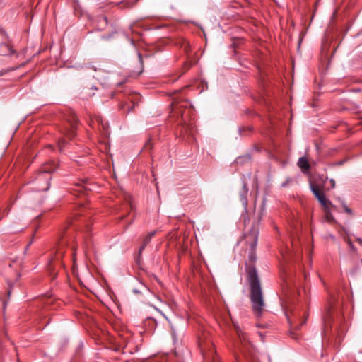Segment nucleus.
Masks as SVG:
<instances>
[{"label": "nucleus", "instance_id": "f257e3e1", "mask_svg": "<svg viewBox=\"0 0 362 362\" xmlns=\"http://www.w3.org/2000/svg\"><path fill=\"white\" fill-rule=\"evenodd\" d=\"M247 279L250 287V300L252 304V310L259 317L262 315L264 303L260 281L255 267L249 268Z\"/></svg>", "mask_w": 362, "mask_h": 362}, {"label": "nucleus", "instance_id": "f03ea898", "mask_svg": "<svg viewBox=\"0 0 362 362\" xmlns=\"http://www.w3.org/2000/svg\"><path fill=\"white\" fill-rule=\"evenodd\" d=\"M310 188L315 198L320 203L325 213V219L327 222H332L334 221V217L331 213V208L334 207L332 202L327 199L324 192L323 185L315 184L312 182H310Z\"/></svg>", "mask_w": 362, "mask_h": 362}, {"label": "nucleus", "instance_id": "7ed1b4c3", "mask_svg": "<svg viewBox=\"0 0 362 362\" xmlns=\"http://www.w3.org/2000/svg\"><path fill=\"white\" fill-rule=\"evenodd\" d=\"M173 110L180 113L182 120V128L185 131V134H193L194 131V125L192 122H187V115L192 112V110L188 107V103L184 102L183 104L178 105L173 103Z\"/></svg>", "mask_w": 362, "mask_h": 362}, {"label": "nucleus", "instance_id": "20e7f679", "mask_svg": "<svg viewBox=\"0 0 362 362\" xmlns=\"http://www.w3.org/2000/svg\"><path fill=\"white\" fill-rule=\"evenodd\" d=\"M65 120L69 127L64 126L62 129V132L64 136L68 137L69 139H72L76 135V130L78 124V119L74 112L69 111L65 115Z\"/></svg>", "mask_w": 362, "mask_h": 362}, {"label": "nucleus", "instance_id": "39448f33", "mask_svg": "<svg viewBox=\"0 0 362 362\" xmlns=\"http://www.w3.org/2000/svg\"><path fill=\"white\" fill-rule=\"evenodd\" d=\"M141 95L138 93L131 94L127 100L122 101L119 105L120 110L123 111L124 113L127 114L133 111L134 108L139 105L141 101Z\"/></svg>", "mask_w": 362, "mask_h": 362}, {"label": "nucleus", "instance_id": "423d86ee", "mask_svg": "<svg viewBox=\"0 0 362 362\" xmlns=\"http://www.w3.org/2000/svg\"><path fill=\"white\" fill-rule=\"evenodd\" d=\"M89 125L92 128H98L104 136L106 137L108 136L109 124L101 116L95 115L91 118Z\"/></svg>", "mask_w": 362, "mask_h": 362}, {"label": "nucleus", "instance_id": "0eeeda50", "mask_svg": "<svg viewBox=\"0 0 362 362\" xmlns=\"http://www.w3.org/2000/svg\"><path fill=\"white\" fill-rule=\"evenodd\" d=\"M64 241L60 240L57 243V249L54 255L49 259L48 269L49 270L52 271L54 269V267L56 264H58L59 265L62 264V259L64 254V250H63L64 247Z\"/></svg>", "mask_w": 362, "mask_h": 362}, {"label": "nucleus", "instance_id": "6e6552de", "mask_svg": "<svg viewBox=\"0 0 362 362\" xmlns=\"http://www.w3.org/2000/svg\"><path fill=\"white\" fill-rule=\"evenodd\" d=\"M54 170V168H49L47 165H45L42 168L41 173L38 175L37 180L42 181L45 180V186L42 187L38 188V191H47L49 189L50 186V179L51 177L49 173Z\"/></svg>", "mask_w": 362, "mask_h": 362}, {"label": "nucleus", "instance_id": "1a4fd4ad", "mask_svg": "<svg viewBox=\"0 0 362 362\" xmlns=\"http://www.w3.org/2000/svg\"><path fill=\"white\" fill-rule=\"evenodd\" d=\"M297 165L301 170V171L305 174L308 173V172L310 169V165L309 163L308 159L305 156L299 158V159L297 162Z\"/></svg>", "mask_w": 362, "mask_h": 362}, {"label": "nucleus", "instance_id": "9d476101", "mask_svg": "<svg viewBox=\"0 0 362 362\" xmlns=\"http://www.w3.org/2000/svg\"><path fill=\"white\" fill-rule=\"evenodd\" d=\"M251 236L252 238V243L250 244V248H251V253L250 254V259L252 261L255 260V256L253 254V252L255 250L257 244V239H258V233L256 230H253V232L251 233Z\"/></svg>", "mask_w": 362, "mask_h": 362}, {"label": "nucleus", "instance_id": "9b49d317", "mask_svg": "<svg viewBox=\"0 0 362 362\" xmlns=\"http://www.w3.org/2000/svg\"><path fill=\"white\" fill-rule=\"evenodd\" d=\"M157 233V230H153L148 233L143 239L142 245L139 249V253H141L144 248L146 247V245L151 242L153 237L156 235Z\"/></svg>", "mask_w": 362, "mask_h": 362}, {"label": "nucleus", "instance_id": "f8f14e48", "mask_svg": "<svg viewBox=\"0 0 362 362\" xmlns=\"http://www.w3.org/2000/svg\"><path fill=\"white\" fill-rule=\"evenodd\" d=\"M235 328L239 339L242 341H247L248 338L247 334L245 332H243L239 327L235 326Z\"/></svg>", "mask_w": 362, "mask_h": 362}, {"label": "nucleus", "instance_id": "ddd939ff", "mask_svg": "<svg viewBox=\"0 0 362 362\" xmlns=\"http://www.w3.org/2000/svg\"><path fill=\"white\" fill-rule=\"evenodd\" d=\"M179 43L180 45V47L183 49L185 52L187 53L190 51L189 42L186 40L182 39L180 40Z\"/></svg>", "mask_w": 362, "mask_h": 362}, {"label": "nucleus", "instance_id": "4468645a", "mask_svg": "<svg viewBox=\"0 0 362 362\" xmlns=\"http://www.w3.org/2000/svg\"><path fill=\"white\" fill-rule=\"evenodd\" d=\"M1 46H4L6 48L7 51L6 52H1L0 54L1 55H6V54H13L15 53V51L14 49H13V47L9 45L8 44H1Z\"/></svg>", "mask_w": 362, "mask_h": 362}, {"label": "nucleus", "instance_id": "2eb2a0df", "mask_svg": "<svg viewBox=\"0 0 362 362\" xmlns=\"http://www.w3.org/2000/svg\"><path fill=\"white\" fill-rule=\"evenodd\" d=\"M76 189H75L76 191L78 192L79 193H84V194H86L87 192V189L86 187H83L80 185H77L76 186Z\"/></svg>", "mask_w": 362, "mask_h": 362}, {"label": "nucleus", "instance_id": "dca6fc26", "mask_svg": "<svg viewBox=\"0 0 362 362\" xmlns=\"http://www.w3.org/2000/svg\"><path fill=\"white\" fill-rule=\"evenodd\" d=\"M343 208L346 213H347L349 215H352V210L348 207L345 204H343Z\"/></svg>", "mask_w": 362, "mask_h": 362}, {"label": "nucleus", "instance_id": "f3484780", "mask_svg": "<svg viewBox=\"0 0 362 362\" xmlns=\"http://www.w3.org/2000/svg\"><path fill=\"white\" fill-rule=\"evenodd\" d=\"M144 148L146 149H151L152 148V144L151 141V139H149L145 144Z\"/></svg>", "mask_w": 362, "mask_h": 362}, {"label": "nucleus", "instance_id": "a211bd4d", "mask_svg": "<svg viewBox=\"0 0 362 362\" xmlns=\"http://www.w3.org/2000/svg\"><path fill=\"white\" fill-rule=\"evenodd\" d=\"M64 139H60L59 141V146L60 150L62 149V148L64 146Z\"/></svg>", "mask_w": 362, "mask_h": 362}, {"label": "nucleus", "instance_id": "6ab92c4d", "mask_svg": "<svg viewBox=\"0 0 362 362\" xmlns=\"http://www.w3.org/2000/svg\"><path fill=\"white\" fill-rule=\"evenodd\" d=\"M348 245H349L350 248L353 250V251H355L356 250V248L354 247V245H353L352 242L349 240H348L347 242Z\"/></svg>", "mask_w": 362, "mask_h": 362}, {"label": "nucleus", "instance_id": "aec40b11", "mask_svg": "<svg viewBox=\"0 0 362 362\" xmlns=\"http://www.w3.org/2000/svg\"><path fill=\"white\" fill-rule=\"evenodd\" d=\"M329 182H330V185H331V188L334 189L335 187V186H336L335 180L334 179H330L329 180Z\"/></svg>", "mask_w": 362, "mask_h": 362}, {"label": "nucleus", "instance_id": "412c9836", "mask_svg": "<svg viewBox=\"0 0 362 362\" xmlns=\"http://www.w3.org/2000/svg\"><path fill=\"white\" fill-rule=\"evenodd\" d=\"M320 179L323 182H325V181L327 180V177H324L323 175L320 177Z\"/></svg>", "mask_w": 362, "mask_h": 362}, {"label": "nucleus", "instance_id": "4be33fe9", "mask_svg": "<svg viewBox=\"0 0 362 362\" xmlns=\"http://www.w3.org/2000/svg\"><path fill=\"white\" fill-rule=\"evenodd\" d=\"M0 33H1V35H5V36H7L6 33L4 30H0Z\"/></svg>", "mask_w": 362, "mask_h": 362}, {"label": "nucleus", "instance_id": "5701e85b", "mask_svg": "<svg viewBox=\"0 0 362 362\" xmlns=\"http://www.w3.org/2000/svg\"><path fill=\"white\" fill-rule=\"evenodd\" d=\"M356 241L362 245V239L361 238H356Z\"/></svg>", "mask_w": 362, "mask_h": 362}, {"label": "nucleus", "instance_id": "b1692460", "mask_svg": "<svg viewBox=\"0 0 362 362\" xmlns=\"http://www.w3.org/2000/svg\"><path fill=\"white\" fill-rule=\"evenodd\" d=\"M138 56H139V58L140 59L141 62H142V59H141V54L140 53L138 54Z\"/></svg>", "mask_w": 362, "mask_h": 362}, {"label": "nucleus", "instance_id": "393cba45", "mask_svg": "<svg viewBox=\"0 0 362 362\" xmlns=\"http://www.w3.org/2000/svg\"><path fill=\"white\" fill-rule=\"evenodd\" d=\"M142 73V70H141L137 74L136 76H139Z\"/></svg>", "mask_w": 362, "mask_h": 362}, {"label": "nucleus", "instance_id": "a878e982", "mask_svg": "<svg viewBox=\"0 0 362 362\" xmlns=\"http://www.w3.org/2000/svg\"><path fill=\"white\" fill-rule=\"evenodd\" d=\"M338 340H339V343H340V341H341V337H339V339H338Z\"/></svg>", "mask_w": 362, "mask_h": 362}, {"label": "nucleus", "instance_id": "bb28decb", "mask_svg": "<svg viewBox=\"0 0 362 362\" xmlns=\"http://www.w3.org/2000/svg\"><path fill=\"white\" fill-rule=\"evenodd\" d=\"M89 230V228H88V225L87 224V225H86V230Z\"/></svg>", "mask_w": 362, "mask_h": 362}, {"label": "nucleus", "instance_id": "cd10ccee", "mask_svg": "<svg viewBox=\"0 0 362 362\" xmlns=\"http://www.w3.org/2000/svg\"><path fill=\"white\" fill-rule=\"evenodd\" d=\"M187 66H188V68L191 66V64H188V63H187Z\"/></svg>", "mask_w": 362, "mask_h": 362}]
</instances>
